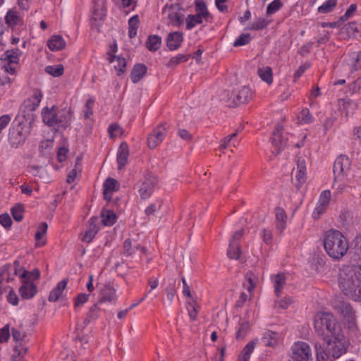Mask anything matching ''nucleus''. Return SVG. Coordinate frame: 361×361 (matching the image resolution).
<instances>
[{"instance_id": "1", "label": "nucleus", "mask_w": 361, "mask_h": 361, "mask_svg": "<svg viewBox=\"0 0 361 361\" xmlns=\"http://www.w3.org/2000/svg\"><path fill=\"white\" fill-rule=\"evenodd\" d=\"M314 329L326 343L330 344L331 338L338 343L344 339V335L339 322L329 312H319L314 317Z\"/></svg>"}, {"instance_id": "2", "label": "nucleus", "mask_w": 361, "mask_h": 361, "mask_svg": "<svg viewBox=\"0 0 361 361\" xmlns=\"http://www.w3.org/2000/svg\"><path fill=\"white\" fill-rule=\"evenodd\" d=\"M360 281V266L346 265L340 269L338 285L343 293L349 298L353 299L359 293L355 288Z\"/></svg>"}, {"instance_id": "3", "label": "nucleus", "mask_w": 361, "mask_h": 361, "mask_svg": "<svg viewBox=\"0 0 361 361\" xmlns=\"http://www.w3.org/2000/svg\"><path fill=\"white\" fill-rule=\"evenodd\" d=\"M324 247L330 257L340 259L346 255L349 249V242L341 232L331 229L325 233Z\"/></svg>"}, {"instance_id": "4", "label": "nucleus", "mask_w": 361, "mask_h": 361, "mask_svg": "<svg viewBox=\"0 0 361 361\" xmlns=\"http://www.w3.org/2000/svg\"><path fill=\"white\" fill-rule=\"evenodd\" d=\"M43 122L49 126H58L66 128L71 125L72 111L71 109H64L57 111L56 106L51 108L46 107L42 110Z\"/></svg>"}, {"instance_id": "5", "label": "nucleus", "mask_w": 361, "mask_h": 361, "mask_svg": "<svg viewBox=\"0 0 361 361\" xmlns=\"http://www.w3.org/2000/svg\"><path fill=\"white\" fill-rule=\"evenodd\" d=\"M157 184V178L152 173H147L136 185L137 192L142 200L151 197Z\"/></svg>"}, {"instance_id": "6", "label": "nucleus", "mask_w": 361, "mask_h": 361, "mask_svg": "<svg viewBox=\"0 0 361 361\" xmlns=\"http://www.w3.org/2000/svg\"><path fill=\"white\" fill-rule=\"evenodd\" d=\"M252 98L251 89L247 86H243L239 89L234 90L231 97L228 99L227 106L234 108L241 104L249 102Z\"/></svg>"}, {"instance_id": "7", "label": "nucleus", "mask_w": 361, "mask_h": 361, "mask_svg": "<svg viewBox=\"0 0 361 361\" xmlns=\"http://www.w3.org/2000/svg\"><path fill=\"white\" fill-rule=\"evenodd\" d=\"M168 11V19L173 27H180L184 20V8L178 4H173L164 7L163 13Z\"/></svg>"}, {"instance_id": "8", "label": "nucleus", "mask_w": 361, "mask_h": 361, "mask_svg": "<svg viewBox=\"0 0 361 361\" xmlns=\"http://www.w3.org/2000/svg\"><path fill=\"white\" fill-rule=\"evenodd\" d=\"M311 357L310 345L305 342H298L292 347V354L289 361H310Z\"/></svg>"}, {"instance_id": "9", "label": "nucleus", "mask_w": 361, "mask_h": 361, "mask_svg": "<svg viewBox=\"0 0 361 361\" xmlns=\"http://www.w3.org/2000/svg\"><path fill=\"white\" fill-rule=\"evenodd\" d=\"M306 176V164L302 157H298L297 160V167L292 171V183L298 190H300L302 185L305 183Z\"/></svg>"}, {"instance_id": "10", "label": "nucleus", "mask_w": 361, "mask_h": 361, "mask_svg": "<svg viewBox=\"0 0 361 361\" xmlns=\"http://www.w3.org/2000/svg\"><path fill=\"white\" fill-rule=\"evenodd\" d=\"M244 234V229L241 228L237 231L232 235L230 243L229 248L227 250V257L232 259H241L242 251L240 247L239 242Z\"/></svg>"}, {"instance_id": "11", "label": "nucleus", "mask_w": 361, "mask_h": 361, "mask_svg": "<svg viewBox=\"0 0 361 361\" xmlns=\"http://www.w3.org/2000/svg\"><path fill=\"white\" fill-rule=\"evenodd\" d=\"M351 161L346 155H340L336 158L333 166L335 180L340 176H347L350 170Z\"/></svg>"}, {"instance_id": "12", "label": "nucleus", "mask_w": 361, "mask_h": 361, "mask_svg": "<svg viewBox=\"0 0 361 361\" xmlns=\"http://www.w3.org/2000/svg\"><path fill=\"white\" fill-rule=\"evenodd\" d=\"M166 135V128L164 125L157 126L147 137V146L150 149H155L164 140Z\"/></svg>"}, {"instance_id": "13", "label": "nucleus", "mask_w": 361, "mask_h": 361, "mask_svg": "<svg viewBox=\"0 0 361 361\" xmlns=\"http://www.w3.org/2000/svg\"><path fill=\"white\" fill-rule=\"evenodd\" d=\"M332 305L334 310L339 314L342 320L355 315V311L350 304L345 300H335Z\"/></svg>"}, {"instance_id": "14", "label": "nucleus", "mask_w": 361, "mask_h": 361, "mask_svg": "<svg viewBox=\"0 0 361 361\" xmlns=\"http://www.w3.org/2000/svg\"><path fill=\"white\" fill-rule=\"evenodd\" d=\"M332 338H331L330 344L326 343V351L329 355L334 358H338L346 351V347L343 342L344 339L338 343L335 339L332 341Z\"/></svg>"}, {"instance_id": "15", "label": "nucleus", "mask_w": 361, "mask_h": 361, "mask_svg": "<svg viewBox=\"0 0 361 361\" xmlns=\"http://www.w3.org/2000/svg\"><path fill=\"white\" fill-rule=\"evenodd\" d=\"M345 66L351 73L361 70V51L348 54L345 59Z\"/></svg>"}, {"instance_id": "16", "label": "nucleus", "mask_w": 361, "mask_h": 361, "mask_svg": "<svg viewBox=\"0 0 361 361\" xmlns=\"http://www.w3.org/2000/svg\"><path fill=\"white\" fill-rule=\"evenodd\" d=\"M331 200V192L330 190L323 191L319 197L318 205L316 207L313 215L314 218H319V216L323 214Z\"/></svg>"}, {"instance_id": "17", "label": "nucleus", "mask_w": 361, "mask_h": 361, "mask_svg": "<svg viewBox=\"0 0 361 361\" xmlns=\"http://www.w3.org/2000/svg\"><path fill=\"white\" fill-rule=\"evenodd\" d=\"M18 291L23 299H31L37 294V289L33 282L25 279Z\"/></svg>"}, {"instance_id": "18", "label": "nucleus", "mask_w": 361, "mask_h": 361, "mask_svg": "<svg viewBox=\"0 0 361 361\" xmlns=\"http://www.w3.org/2000/svg\"><path fill=\"white\" fill-rule=\"evenodd\" d=\"M25 140L26 135L22 130L13 128L10 130L8 134V140L12 147L16 148L18 147L23 145Z\"/></svg>"}, {"instance_id": "19", "label": "nucleus", "mask_w": 361, "mask_h": 361, "mask_svg": "<svg viewBox=\"0 0 361 361\" xmlns=\"http://www.w3.org/2000/svg\"><path fill=\"white\" fill-rule=\"evenodd\" d=\"M339 102L342 103L341 110L344 112L345 117L353 115L359 107L357 102L348 97L339 99Z\"/></svg>"}, {"instance_id": "20", "label": "nucleus", "mask_w": 361, "mask_h": 361, "mask_svg": "<svg viewBox=\"0 0 361 361\" xmlns=\"http://www.w3.org/2000/svg\"><path fill=\"white\" fill-rule=\"evenodd\" d=\"M281 130L282 128L278 126L273 132L272 144L276 147L277 153H280L287 144V139L283 137Z\"/></svg>"}, {"instance_id": "21", "label": "nucleus", "mask_w": 361, "mask_h": 361, "mask_svg": "<svg viewBox=\"0 0 361 361\" xmlns=\"http://www.w3.org/2000/svg\"><path fill=\"white\" fill-rule=\"evenodd\" d=\"M48 225L46 222L40 223L35 235V246L42 247L47 243L46 234Z\"/></svg>"}, {"instance_id": "22", "label": "nucleus", "mask_w": 361, "mask_h": 361, "mask_svg": "<svg viewBox=\"0 0 361 361\" xmlns=\"http://www.w3.org/2000/svg\"><path fill=\"white\" fill-rule=\"evenodd\" d=\"M129 156L128 145L126 142L121 143L117 152L118 169L121 170L126 166Z\"/></svg>"}, {"instance_id": "23", "label": "nucleus", "mask_w": 361, "mask_h": 361, "mask_svg": "<svg viewBox=\"0 0 361 361\" xmlns=\"http://www.w3.org/2000/svg\"><path fill=\"white\" fill-rule=\"evenodd\" d=\"M183 39V34L180 32L170 33L167 37V47L170 50L177 49L181 44Z\"/></svg>"}, {"instance_id": "24", "label": "nucleus", "mask_w": 361, "mask_h": 361, "mask_svg": "<svg viewBox=\"0 0 361 361\" xmlns=\"http://www.w3.org/2000/svg\"><path fill=\"white\" fill-rule=\"evenodd\" d=\"M279 334L276 331L267 330L261 338V341L265 346L274 347L279 341Z\"/></svg>"}, {"instance_id": "25", "label": "nucleus", "mask_w": 361, "mask_h": 361, "mask_svg": "<svg viewBox=\"0 0 361 361\" xmlns=\"http://www.w3.org/2000/svg\"><path fill=\"white\" fill-rule=\"evenodd\" d=\"M117 185V180L112 178H108L104 183V190H103V195L104 198L107 200L110 201L111 199V195L114 191L116 190V187Z\"/></svg>"}, {"instance_id": "26", "label": "nucleus", "mask_w": 361, "mask_h": 361, "mask_svg": "<svg viewBox=\"0 0 361 361\" xmlns=\"http://www.w3.org/2000/svg\"><path fill=\"white\" fill-rule=\"evenodd\" d=\"M68 283L67 279H63L57 283L56 286L50 292L49 300L50 302H56L61 297L63 291L66 288Z\"/></svg>"}, {"instance_id": "27", "label": "nucleus", "mask_w": 361, "mask_h": 361, "mask_svg": "<svg viewBox=\"0 0 361 361\" xmlns=\"http://www.w3.org/2000/svg\"><path fill=\"white\" fill-rule=\"evenodd\" d=\"M47 46L50 50L57 51L65 47L66 42L61 36L54 35L48 41Z\"/></svg>"}, {"instance_id": "28", "label": "nucleus", "mask_w": 361, "mask_h": 361, "mask_svg": "<svg viewBox=\"0 0 361 361\" xmlns=\"http://www.w3.org/2000/svg\"><path fill=\"white\" fill-rule=\"evenodd\" d=\"M116 298V290L111 286H105L100 293V298L98 303H102L106 301H112Z\"/></svg>"}, {"instance_id": "29", "label": "nucleus", "mask_w": 361, "mask_h": 361, "mask_svg": "<svg viewBox=\"0 0 361 361\" xmlns=\"http://www.w3.org/2000/svg\"><path fill=\"white\" fill-rule=\"evenodd\" d=\"M146 72L147 68L145 65L141 63H137L135 65L130 74L133 82L137 83V82H139L146 74Z\"/></svg>"}, {"instance_id": "30", "label": "nucleus", "mask_w": 361, "mask_h": 361, "mask_svg": "<svg viewBox=\"0 0 361 361\" xmlns=\"http://www.w3.org/2000/svg\"><path fill=\"white\" fill-rule=\"evenodd\" d=\"M258 340L255 338L250 341L243 349L238 361H249L250 355L255 348Z\"/></svg>"}, {"instance_id": "31", "label": "nucleus", "mask_w": 361, "mask_h": 361, "mask_svg": "<svg viewBox=\"0 0 361 361\" xmlns=\"http://www.w3.org/2000/svg\"><path fill=\"white\" fill-rule=\"evenodd\" d=\"M97 233V227L94 223V219H91L90 221V225L88 229L82 235L81 240L82 241L89 243H90L93 238H94L96 233Z\"/></svg>"}, {"instance_id": "32", "label": "nucleus", "mask_w": 361, "mask_h": 361, "mask_svg": "<svg viewBox=\"0 0 361 361\" xmlns=\"http://www.w3.org/2000/svg\"><path fill=\"white\" fill-rule=\"evenodd\" d=\"M135 250H140L141 252L145 253L146 249L141 247L140 245H132L130 239H126L123 243V255L126 257H129L133 255Z\"/></svg>"}, {"instance_id": "33", "label": "nucleus", "mask_w": 361, "mask_h": 361, "mask_svg": "<svg viewBox=\"0 0 361 361\" xmlns=\"http://www.w3.org/2000/svg\"><path fill=\"white\" fill-rule=\"evenodd\" d=\"M109 61L114 64V68L118 71V75L125 72L126 66V61L125 58L112 56L109 58Z\"/></svg>"}, {"instance_id": "34", "label": "nucleus", "mask_w": 361, "mask_h": 361, "mask_svg": "<svg viewBox=\"0 0 361 361\" xmlns=\"http://www.w3.org/2000/svg\"><path fill=\"white\" fill-rule=\"evenodd\" d=\"M286 284V278L283 274H278L275 276L274 279V292L277 296L279 298L281 294V290L283 288V286Z\"/></svg>"}, {"instance_id": "35", "label": "nucleus", "mask_w": 361, "mask_h": 361, "mask_svg": "<svg viewBox=\"0 0 361 361\" xmlns=\"http://www.w3.org/2000/svg\"><path fill=\"white\" fill-rule=\"evenodd\" d=\"M195 15H199L202 18H206L209 16V11L205 2L203 0L195 1Z\"/></svg>"}, {"instance_id": "36", "label": "nucleus", "mask_w": 361, "mask_h": 361, "mask_svg": "<svg viewBox=\"0 0 361 361\" xmlns=\"http://www.w3.org/2000/svg\"><path fill=\"white\" fill-rule=\"evenodd\" d=\"M259 77L268 84L273 82L272 70L270 67L259 68L257 70Z\"/></svg>"}, {"instance_id": "37", "label": "nucleus", "mask_w": 361, "mask_h": 361, "mask_svg": "<svg viewBox=\"0 0 361 361\" xmlns=\"http://www.w3.org/2000/svg\"><path fill=\"white\" fill-rule=\"evenodd\" d=\"M99 303H97L93 305L89 310L86 318L85 319V323L86 324H90L92 321L96 320L99 315L100 308L99 307Z\"/></svg>"}, {"instance_id": "38", "label": "nucleus", "mask_w": 361, "mask_h": 361, "mask_svg": "<svg viewBox=\"0 0 361 361\" xmlns=\"http://www.w3.org/2000/svg\"><path fill=\"white\" fill-rule=\"evenodd\" d=\"M102 222L104 226H112L116 220V214L110 210H106L101 214Z\"/></svg>"}, {"instance_id": "39", "label": "nucleus", "mask_w": 361, "mask_h": 361, "mask_svg": "<svg viewBox=\"0 0 361 361\" xmlns=\"http://www.w3.org/2000/svg\"><path fill=\"white\" fill-rule=\"evenodd\" d=\"M202 22L203 18L199 16V15L190 14L185 18L186 29L191 30L197 25L201 24Z\"/></svg>"}, {"instance_id": "40", "label": "nucleus", "mask_w": 361, "mask_h": 361, "mask_svg": "<svg viewBox=\"0 0 361 361\" xmlns=\"http://www.w3.org/2000/svg\"><path fill=\"white\" fill-rule=\"evenodd\" d=\"M161 37L157 35H151L146 42V46L150 51H157L161 44Z\"/></svg>"}, {"instance_id": "41", "label": "nucleus", "mask_w": 361, "mask_h": 361, "mask_svg": "<svg viewBox=\"0 0 361 361\" xmlns=\"http://www.w3.org/2000/svg\"><path fill=\"white\" fill-rule=\"evenodd\" d=\"M128 36L133 38L137 34V30L139 25V18L137 16H134L128 21Z\"/></svg>"}, {"instance_id": "42", "label": "nucleus", "mask_w": 361, "mask_h": 361, "mask_svg": "<svg viewBox=\"0 0 361 361\" xmlns=\"http://www.w3.org/2000/svg\"><path fill=\"white\" fill-rule=\"evenodd\" d=\"M269 23V20L265 18H259L258 19H256V20H255L254 22H252L249 25L248 29L252 30H261L266 28Z\"/></svg>"}, {"instance_id": "43", "label": "nucleus", "mask_w": 361, "mask_h": 361, "mask_svg": "<svg viewBox=\"0 0 361 361\" xmlns=\"http://www.w3.org/2000/svg\"><path fill=\"white\" fill-rule=\"evenodd\" d=\"M82 171L81 164L78 159H77L74 168L69 172L66 181L68 183L74 182L78 175L80 174Z\"/></svg>"}, {"instance_id": "44", "label": "nucleus", "mask_w": 361, "mask_h": 361, "mask_svg": "<svg viewBox=\"0 0 361 361\" xmlns=\"http://www.w3.org/2000/svg\"><path fill=\"white\" fill-rule=\"evenodd\" d=\"M11 214L16 221H20L23 218L24 206L22 204H16L11 209Z\"/></svg>"}, {"instance_id": "45", "label": "nucleus", "mask_w": 361, "mask_h": 361, "mask_svg": "<svg viewBox=\"0 0 361 361\" xmlns=\"http://www.w3.org/2000/svg\"><path fill=\"white\" fill-rule=\"evenodd\" d=\"M190 58L188 54H178L177 56L172 57L167 63V66L171 68H173L178 64L188 61Z\"/></svg>"}, {"instance_id": "46", "label": "nucleus", "mask_w": 361, "mask_h": 361, "mask_svg": "<svg viewBox=\"0 0 361 361\" xmlns=\"http://www.w3.org/2000/svg\"><path fill=\"white\" fill-rule=\"evenodd\" d=\"M294 302L293 299L290 296H286L281 300H276L274 302V308L280 310L287 309Z\"/></svg>"}, {"instance_id": "47", "label": "nucleus", "mask_w": 361, "mask_h": 361, "mask_svg": "<svg viewBox=\"0 0 361 361\" xmlns=\"http://www.w3.org/2000/svg\"><path fill=\"white\" fill-rule=\"evenodd\" d=\"M45 71L54 77H59L63 75L64 68L61 64L56 66H48L45 68Z\"/></svg>"}, {"instance_id": "48", "label": "nucleus", "mask_w": 361, "mask_h": 361, "mask_svg": "<svg viewBox=\"0 0 361 361\" xmlns=\"http://www.w3.org/2000/svg\"><path fill=\"white\" fill-rule=\"evenodd\" d=\"M19 16L18 15V12L13 10H9L5 17L6 23L9 26H15L18 24L19 21Z\"/></svg>"}, {"instance_id": "49", "label": "nucleus", "mask_w": 361, "mask_h": 361, "mask_svg": "<svg viewBox=\"0 0 361 361\" xmlns=\"http://www.w3.org/2000/svg\"><path fill=\"white\" fill-rule=\"evenodd\" d=\"M337 4V0H327L318 8L320 13H328L333 11Z\"/></svg>"}, {"instance_id": "50", "label": "nucleus", "mask_w": 361, "mask_h": 361, "mask_svg": "<svg viewBox=\"0 0 361 361\" xmlns=\"http://www.w3.org/2000/svg\"><path fill=\"white\" fill-rule=\"evenodd\" d=\"M27 348L19 343L14 348V353L12 355L13 361H20L26 353Z\"/></svg>"}, {"instance_id": "51", "label": "nucleus", "mask_w": 361, "mask_h": 361, "mask_svg": "<svg viewBox=\"0 0 361 361\" xmlns=\"http://www.w3.org/2000/svg\"><path fill=\"white\" fill-rule=\"evenodd\" d=\"M252 40L250 33H242L234 42V47H240L248 44Z\"/></svg>"}, {"instance_id": "52", "label": "nucleus", "mask_w": 361, "mask_h": 361, "mask_svg": "<svg viewBox=\"0 0 361 361\" xmlns=\"http://www.w3.org/2000/svg\"><path fill=\"white\" fill-rule=\"evenodd\" d=\"M11 335L16 342L23 341L27 336L25 331L21 329V326L11 329Z\"/></svg>"}, {"instance_id": "53", "label": "nucleus", "mask_w": 361, "mask_h": 361, "mask_svg": "<svg viewBox=\"0 0 361 361\" xmlns=\"http://www.w3.org/2000/svg\"><path fill=\"white\" fill-rule=\"evenodd\" d=\"M14 274L19 276V277L23 281L27 279L28 271L24 269L20 266V262L18 260H16L13 262Z\"/></svg>"}, {"instance_id": "54", "label": "nucleus", "mask_w": 361, "mask_h": 361, "mask_svg": "<svg viewBox=\"0 0 361 361\" xmlns=\"http://www.w3.org/2000/svg\"><path fill=\"white\" fill-rule=\"evenodd\" d=\"M343 322L350 332L355 334L357 331L355 314L351 316V317H349V319H343Z\"/></svg>"}, {"instance_id": "55", "label": "nucleus", "mask_w": 361, "mask_h": 361, "mask_svg": "<svg viewBox=\"0 0 361 361\" xmlns=\"http://www.w3.org/2000/svg\"><path fill=\"white\" fill-rule=\"evenodd\" d=\"M249 330H250L249 323L247 322H243L240 324V326L236 333V338L238 340L243 339L246 336Z\"/></svg>"}, {"instance_id": "56", "label": "nucleus", "mask_w": 361, "mask_h": 361, "mask_svg": "<svg viewBox=\"0 0 361 361\" xmlns=\"http://www.w3.org/2000/svg\"><path fill=\"white\" fill-rule=\"evenodd\" d=\"M283 6L281 0H274L267 8V14L271 15L278 11Z\"/></svg>"}, {"instance_id": "57", "label": "nucleus", "mask_w": 361, "mask_h": 361, "mask_svg": "<svg viewBox=\"0 0 361 361\" xmlns=\"http://www.w3.org/2000/svg\"><path fill=\"white\" fill-rule=\"evenodd\" d=\"M111 137H116L122 135L123 128L117 123L110 125L108 129Z\"/></svg>"}, {"instance_id": "58", "label": "nucleus", "mask_w": 361, "mask_h": 361, "mask_svg": "<svg viewBox=\"0 0 361 361\" xmlns=\"http://www.w3.org/2000/svg\"><path fill=\"white\" fill-rule=\"evenodd\" d=\"M188 311L189 317L192 320H195L197 315V305L195 300L188 302Z\"/></svg>"}, {"instance_id": "59", "label": "nucleus", "mask_w": 361, "mask_h": 361, "mask_svg": "<svg viewBox=\"0 0 361 361\" xmlns=\"http://www.w3.org/2000/svg\"><path fill=\"white\" fill-rule=\"evenodd\" d=\"M4 59L11 63H17L18 61V54L13 49L7 50L4 54Z\"/></svg>"}, {"instance_id": "60", "label": "nucleus", "mask_w": 361, "mask_h": 361, "mask_svg": "<svg viewBox=\"0 0 361 361\" xmlns=\"http://www.w3.org/2000/svg\"><path fill=\"white\" fill-rule=\"evenodd\" d=\"M90 295L86 293H80L74 300V307L75 309L83 305L88 301Z\"/></svg>"}, {"instance_id": "61", "label": "nucleus", "mask_w": 361, "mask_h": 361, "mask_svg": "<svg viewBox=\"0 0 361 361\" xmlns=\"http://www.w3.org/2000/svg\"><path fill=\"white\" fill-rule=\"evenodd\" d=\"M97 6H94L93 9V17L94 20H102L106 16V8L102 3L100 6V8H96Z\"/></svg>"}, {"instance_id": "62", "label": "nucleus", "mask_w": 361, "mask_h": 361, "mask_svg": "<svg viewBox=\"0 0 361 361\" xmlns=\"http://www.w3.org/2000/svg\"><path fill=\"white\" fill-rule=\"evenodd\" d=\"M243 129V127L240 126L235 131L229 135H227V147L231 146V142L233 140V143L232 146L235 147L236 146V144L238 143L237 140H235V138L237 137L239 132H240Z\"/></svg>"}, {"instance_id": "63", "label": "nucleus", "mask_w": 361, "mask_h": 361, "mask_svg": "<svg viewBox=\"0 0 361 361\" xmlns=\"http://www.w3.org/2000/svg\"><path fill=\"white\" fill-rule=\"evenodd\" d=\"M12 220L9 214L4 213L0 215V224L6 229H9L12 226Z\"/></svg>"}, {"instance_id": "64", "label": "nucleus", "mask_w": 361, "mask_h": 361, "mask_svg": "<svg viewBox=\"0 0 361 361\" xmlns=\"http://www.w3.org/2000/svg\"><path fill=\"white\" fill-rule=\"evenodd\" d=\"M361 89V78H357L348 86V91L351 94L357 92Z\"/></svg>"}]
</instances>
